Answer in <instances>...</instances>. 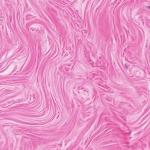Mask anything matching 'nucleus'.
<instances>
[{"label": "nucleus", "mask_w": 150, "mask_h": 150, "mask_svg": "<svg viewBox=\"0 0 150 150\" xmlns=\"http://www.w3.org/2000/svg\"><path fill=\"white\" fill-rule=\"evenodd\" d=\"M81 89H83V88H82Z\"/></svg>", "instance_id": "5"}, {"label": "nucleus", "mask_w": 150, "mask_h": 150, "mask_svg": "<svg viewBox=\"0 0 150 150\" xmlns=\"http://www.w3.org/2000/svg\"><path fill=\"white\" fill-rule=\"evenodd\" d=\"M125 68L127 69H128V66L127 65V64H125Z\"/></svg>", "instance_id": "2"}, {"label": "nucleus", "mask_w": 150, "mask_h": 150, "mask_svg": "<svg viewBox=\"0 0 150 150\" xmlns=\"http://www.w3.org/2000/svg\"><path fill=\"white\" fill-rule=\"evenodd\" d=\"M83 91H86V90H83Z\"/></svg>", "instance_id": "4"}, {"label": "nucleus", "mask_w": 150, "mask_h": 150, "mask_svg": "<svg viewBox=\"0 0 150 150\" xmlns=\"http://www.w3.org/2000/svg\"><path fill=\"white\" fill-rule=\"evenodd\" d=\"M32 16L30 14H28L27 15L26 17V20H28L30 19L31 18Z\"/></svg>", "instance_id": "1"}, {"label": "nucleus", "mask_w": 150, "mask_h": 150, "mask_svg": "<svg viewBox=\"0 0 150 150\" xmlns=\"http://www.w3.org/2000/svg\"><path fill=\"white\" fill-rule=\"evenodd\" d=\"M147 8L150 9V6H147Z\"/></svg>", "instance_id": "3"}]
</instances>
